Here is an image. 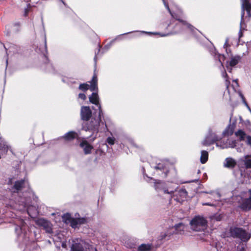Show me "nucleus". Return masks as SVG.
I'll return each instance as SVG.
<instances>
[{"mask_svg":"<svg viewBox=\"0 0 251 251\" xmlns=\"http://www.w3.org/2000/svg\"><path fill=\"white\" fill-rule=\"evenodd\" d=\"M25 183L24 180L15 182L10 189L12 196L9 200L5 202L6 209H0V219L15 218L16 220L14 222L17 225L15 232L18 235L23 233L24 236H25L26 230L25 223L22 219L17 218V213L15 212L26 211L32 218L35 217L38 214L36 206L30 204L31 197L33 196L32 193L28 191L23 194L24 197L21 196L20 191L23 189Z\"/></svg>","mask_w":251,"mask_h":251,"instance_id":"obj_1","label":"nucleus"},{"mask_svg":"<svg viewBox=\"0 0 251 251\" xmlns=\"http://www.w3.org/2000/svg\"><path fill=\"white\" fill-rule=\"evenodd\" d=\"M165 7L168 9V11L171 14V16L174 19H176L178 22L176 24V26L174 29V33H177L182 32L184 29H188L192 33H194L195 30H197L193 25L187 23L185 21L180 20L178 18L177 16L175 13L172 12L168 4L165 2V0H162Z\"/></svg>","mask_w":251,"mask_h":251,"instance_id":"obj_2","label":"nucleus"},{"mask_svg":"<svg viewBox=\"0 0 251 251\" xmlns=\"http://www.w3.org/2000/svg\"><path fill=\"white\" fill-rule=\"evenodd\" d=\"M190 225L192 230L195 231H202L207 228V221L203 216L198 215L191 220Z\"/></svg>","mask_w":251,"mask_h":251,"instance_id":"obj_3","label":"nucleus"},{"mask_svg":"<svg viewBox=\"0 0 251 251\" xmlns=\"http://www.w3.org/2000/svg\"><path fill=\"white\" fill-rule=\"evenodd\" d=\"M154 188L157 192H162L165 194L169 195L171 197L177 188L176 185L171 183H165L160 181L155 182Z\"/></svg>","mask_w":251,"mask_h":251,"instance_id":"obj_4","label":"nucleus"},{"mask_svg":"<svg viewBox=\"0 0 251 251\" xmlns=\"http://www.w3.org/2000/svg\"><path fill=\"white\" fill-rule=\"evenodd\" d=\"M103 116V113L95 117H92L90 120L83 122L82 126V129L85 131L94 130L97 131L101 121V117Z\"/></svg>","mask_w":251,"mask_h":251,"instance_id":"obj_5","label":"nucleus"},{"mask_svg":"<svg viewBox=\"0 0 251 251\" xmlns=\"http://www.w3.org/2000/svg\"><path fill=\"white\" fill-rule=\"evenodd\" d=\"M230 236L238 238L243 241H247L251 238V234L245 230L237 227H231L229 229Z\"/></svg>","mask_w":251,"mask_h":251,"instance_id":"obj_6","label":"nucleus"},{"mask_svg":"<svg viewBox=\"0 0 251 251\" xmlns=\"http://www.w3.org/2000/svg\"><path fill=\"white\" fill-rule=\"evenodd\" d=\"M73 242L71 247L72 251H93L92 247L81 239H77Z\"/></svg>","mask_w":251,"mask_h":251,"instance_id":"obj_7","label":"nucleus"},{"mask_svg":"<svg viewBox=\"0 0 251 251\" xmlns=\"http://www.w3.org/2000/svg\"><path fill=\"white\" fill-rule=\"evenodd\" d=\"M242 0V13H241V20L240 23V30L239 33V37L241 38L242 36V31L244 29V27L243 25V17L245 14V10L247 11L248 16L249 17L251 16V4L250 3V0Z\"/></svg>","mask_w":251,"mask_h":251,"instance_id":"obj_8","label":"nucleus"},{"mask_svg":"<svg viewBox=\"0 0 251 251\" xmlns=\"http://www.w3.org/2000/svg\"><path fill=\"white\" fill-rule=\"evenodd\" d=\"M220 139V137L217 135L216 132L210 128L208 130L207 134L201 143L203 146H208L214 144Z\"/></svg>","mask_w":251,"mask_h":251,"instance_id":"obj_9","label":"nucleus"},{"mask_svg":"<svg viewBox=\"0 0 251 251\" xmlns=\"http://www.w3.org/2000/svg\"><path fill=\"white\" fill-rule=\"evenodd\" d=\"M90 85L87 83L80 84L79 89L83 91H86L89 89L91 91H97L98 90V78L96 75H94L91 81L89 82Z\"/></svg>","mask_w":251,"mask_h":251,"instance_id":"obj_10","label":"nucleus"},{"mask_svg":"<svg viewBox=\"0 0 251 251\" xmlns=\"http://www.w3.org/2000/svg\"><path fill=\"white\" fill-rule=\"evenodd\" d=\"M187 196V192L185 189H176L175 193L171 198H174L175 201L178 202H181Z\"/></svg>","mask_w":251,"mask_h":251,"instance_id":"obj_11","label":"nucleus"},{"mask_svg":"<svg viewBox=\"0 0 251 251\" xmlns=\"http://www.w3.org/2000/svg\"><path fill=\"white\" fill-rule=\"evenodd\" d=\"M237 141L235 139H228L226 142L216 143L217 147H219L222 149L234 148L236 145Z\"/></svg>","mask_w":251,"mask_h":251,"instance_id":"obj_12","label":"nucleus"},{"mask_svg":"<svg viewBox=\"0 0 251 251\" xmlns=\"http://www.w3.org/2000/svg\"><path fill=\"white\" fill-rule=\"evenodd\" d=\"M79 147L83 150L86 155L91 153L94 147L90 144L86 139H83L79 143Z\"/></svg>","mask_w":251,"mask_h":251,"instance_id":"obj_13","label":"nucleus"},{"mask_svg":"<svg viewBox=\"0 0 251 251\" xmlns=\"http://www.w3.org/2000/svg\"><path fill=\"white\" fill-rule=\"evenodd\" d=\"M80 115L81 119L84 122L90 120L92 116V111L89 106H82L80 111Z\"/></svg>","mask_w":251,"mask_h":251,"instance_id":"obj_14","label":"nucleus"},{"mask_svg":"<svg viewBox=\"0 0 251 251\" xmlns=\"http://www.w3.org/2000/svg\"><path fill=\"white\" fill-rule=\"evenodd\" d=\"M90 101L97 105L99 109V112L100 113V115L102 114V111L101 108V105L100 103V100L98 94L97 92H93L91 95H90L89 97Z\"/></svg>","mask_w":251,"mask_h":251,"instance_id":"obj_15","label":"nucleus"},{"mask_svg":"<svg viewBox=\"0 0 251 251\" xmlns=\"http://www.w3.org/2000/svg\"><path fill=\"white\" fill-rule=\"evenodd\" d=\"M37 223L38 225L43 226L46 229L47 232H52L51 224L48 221L43 218H41L37 220Z\"/></svg>","mask_w":251,"mask_h":251,"instance_id":"obj_16","label":"nucleus"},{"mask_svg":"<svg viewBox=\"0 0 251 251\" xmlns=\"http://www.w3.org/2000/svg\"><path fill=\"white\" fill-rule=\"evenodd\" d=\"M236 161L232 157H227L225 159L223 162V166L225 168L232 169L236 165Z\"/></svg>","mask_w":251,"mask_h":251,"instance_id":"obj_17","label":"nucleus"},{"mask_svg":"<svg viewBox=\"0 0 251 251\" xmlns=\"http://www.w3.org/2000/svg\"><path fill=\"white\" fill-rule=\"evenodd\" d=\"M240 59V56H235L231 58V60L229 62H226V66L229 72H231L232 70V69L229 67H234L238 63Z\"/></svg>","mask_w":251,"mask_h":251,"instance_id":"obj_18","label":"nucleus"},{"mask_svg":"<svg viewBox=\"0 0 251 251\" xmlns=\"http://www.w3.org/2000/svg\"><path fill=\"white\" fill-rule=\"evenodd\" d=\"M235 126L236 125L234 123L229 124L223 132V135L224 136L231 135L234 132Z\"/></svg>","mask_w":251,"mask_h":251,"instance_id":"obj_19","label":"nucleus"},{"mask_svg":"<svg viewBox=\"0 0 251 251\" xmlns=\"http://www.w3.org/2000/svg\"><path fill=\"white\" fill-rule=\"evenodd\" d=\"M250 197L245 199L241 204V208L244 210H249L251 208V190L249 191Z\"/></svg>","mask_w":251,"mask_h":251,"instance_id":"obj_20","label":"nucleus"},{"mask_svg":"<svg viewBox=\"0 0 251 251\" xmlns=\"http://www.w3.org/2000/svg\"><path fill=\"white\" fill-rule=\"evenodd\" d=\"M174 233V227H172L166 232H162L159 236L160 240H167L170 238V237Z\"/></svg>","mask_w":251,"mask_h":251,"instance_id":"obj_21","label":"nucleus"},{"mask_svg":"<svg viewBox=\"0 0 251 251\" xmlns=\"http://www.w3.org/2000/svg\"><path fill=\"white\" fill-rule=\"evenodd\" d=\"M78 134L73 131H69L66 133L63 137V138L66 141H71L74 139L78 137Z\"/></svg>","mask_w":251,"mask_h":251,"instance_id":"obj_22","label":"nucleus"},{"mask_svg":"<svg viewBox=\"0 0 251 251\" xmlns=\"http://www.w3.org/2000/svg\"><path fill=\"white\" fill-rule=\"evenodd\" d=\"M152 167L154 168L156 171H163L165 173H166V172L167 171L166 165L163 162H159L156 165L152 166Z\"/></svg>","mask_w":251,"mask_h":251,"instance_id":"obj_23","label":"nucleus"},{"mask_svg":"<svg viewBox=\"0 0 251 251\" xmlns=\"http://www.w3.org/2000/svg\"><path fill=\"white\" fill-rule=\"evenodd\" d=\"M10 146L5 141H2L0 143V151L1 153L6 154L8 150L10 149Z\"/></svg>","mask_w":251,"mask_h":251,"instance_id":"obj_24","label":"nucleus"},{"mask_svg":"<svg viewBox=\"0 0 251 251\" xmlns=\"http://www.w3.org/2000/svg\"><path fill=\"white\" fill-rule=\"evenodd\" d=\"M212 55L214 56L215 60H218L219 62L221 63L222 67L223 66V64L222 63V61H224L225 60V56L224 55L217 53L214 50L213 51L211 52Z\"/></svg>","mask_w":251,"mask_h":251,"instance_id":"obj_25","label":"nucleus"},{"mask_svg":"<svg viewBox=\"0 0 251 251\" xmlns=\"http://www.w3.org/2000/svg\"><path fill=\"white\" fill-rule=\"evenodd\" d=\"M235 135L237 138H239L240 141L245 140V139L247 138V137L248 136H247L245 131L242 129H239L235 132Z\"/></svg>","mask_w":251,"mask_h":251,"instance_id":"obj_26","label":"nucleus"},{"mask_svg":"<svg viewBox=\"0 0 251 251\" xmlns=\"http://www.w3.org/2000/svg\"><path fill=\"white\" fill-rule=\"evenodd\" d=\"M185 228L184 225L182 223H179L175 225L174 229L175 228V231L176 233L183 234L184 230Z\"/></svg>","mask_w":251,"mask_h":251,"instance_id":"obj_27","label":"nucleus"},{"mask_svg":"<svg viewBox=\"0 0 251 251\" xmlns=\"http://www.w3.org/2000/svg\"><path fill=\"white\" fill-rule=\"evenodd\" d=\"M208 158V153L206 151H201V155L200 157V161L202 164H204L206 162Z\"/></svg>","mask_w":251,"mask_h":251,"instance_id":"obj_28","label":"nucleus"},{"mask_svg":"<svg viewBox=\"0 0 251 251\" xmlns=\"http://www.w3.org/2000/svg\"><path fill=\"white\" fill-rule=\"evenodd\" d=\"M151 250V246L150 244H143L139 246V251H150Z\"/></svg>","mask_w":251,"mask_h":251,"instance_id":"obj_29","label":"nucleus"},{"mask_svg":"<svg viewBox=\"0 0 251 251\" xmlns=\"http://www.w3.org/2000/svg\"><path fill=\"white\" fill-rule=\"evenodd\" d=\"M244 163L247 168H251V155H246L245 156Z\"/></svg>","mask_w":251,"mask_h":251,"instance_id":"obj_30","label":"nucleus"},{"mask_svg":"<svg viewBox=\"0 0 251 251\" xmlns=\"http://www.w3.org/2000/svg\"><path fill=\"white\" fill-rule=\"evenodd\" d=\"M70 223L71 226L74 228H75L79 226L76 219H72V220L70 221Z\"/></svg>","mask_w":251,"mask_h":251,"instance_id":"obj_31","label":"nucleus"},{"mask_svg":"<svg viewBox=\"0 0 251 251\" xmlns=\"http://www.w3.org/2000/svg\"><path fill=\"white\" fill-rule=\"evenodd\" d=\"M141 33H146V34H155V35H160V36H162V37H164V36H168L170 34H171V33H167V34H160V33H158V32H147V31H139Z\"/></svg>","mask_w":251,"mask_h":251,"instance_id":"obj_32","label":"nucleus"},{"mask_svg":"<svg viewBox=\"0 0 251 251\" xmlns=\"http://www.w3.org/2000/svg\"><path fill=\"white\" fill-rule=\"evenodd\" d=\"M206 193L210 194L211 195H212L214 199H219L221 197L220 193L218 192L210 191L209 192H206Z\"/></svg>","mask_w":251,"mask_h":251,"instance_id":"obj_33","label":"nucleus"},{"mask_svg":"<svg viewBox=\"0 0 251 251\" xmlns=\"http://www.w3.org/2000/svg\"><path fill=\"white\" fill-rule=\"evenodd\" d=\"M62 218L63 219V221H64V222L66 223H70V221L72 220V219L70 215L69 214H66L64 215L62 217Z\"/></svg>","mask_w":251,"mask_h":251,"instance_id":"obj_34","label":"nucleus"},{"mask_svg":"<svg viewBox=\"0 0 251 251\" xmlns=\"http://www.w3.org/2000/svg\"><path fill=\"white\" fill-rule=\"evenodd\" d=\"M222 76L223 77H224L226 79V88H228L229 84L230 83V82L227 78V75L226 73V72H224L222 73Z\"/></svg>","mask_w":251,"mask_h":251,"instance_id":"obj_35","label":"nucleus"},{"mask_svg":"<svg viewBox=\"0 0 251 251\" xmlns=\"http://www.w3.org/2000/svg\"><path fill=\"white\" fill-rule=\"evenodd\" d=\"M115 138L114 137H108L106 139V142L110 145H113L115 143Z\"/></svg>","mask_w":251,"mask_h":251,"instance_id":"obj_36","label":"nucleus"},{"mask_svg":"<svg viewBox=\"0 0 251 251\" xmlns=\"http://www.w3.org/2000/svg\"><path fill=\"white\" fill-rule=\"evenodd\" d=\"M216 249L217 251H226L225 248L221 246L220 244H216Z\"/></svg>","mask_w":251,"mask_h":251,"instance_id":"obj_37","label":"nucleus"},{"mask_svg":"<svg viewBox=\"0 0 251 251\" xmlns=\"http://www.w3.org/2000/svg\"><path fill=\"white\" fill-rule=\"evenodd\" d=\"M79 225L80 226L81 224H84L86 222V219L85 218H78L76 219Z\"/></svg>","mask_w":251,"mask_h":251,"instance_id":"obj_38","label":"nucleus"},{"mask_svg":"<svg viewBox=\"0 0 251 251\" xmlns=\"http://www.w3.org/2000/svg\"><path fill=\"white\" fill-rule=\"evenodd\" d=\"M78 98L82 100H85L86 96L84 93H80L78 95Z\"/></svg>","mask_w":251,"mask_h":251,"instance_id":"obj_39","label":"nucleus"},{"mask_svg":"<svg viewBox=\"0 0 251 251\" xmlns=\"http://www.w3.org/2000/svg\"><path fill=\"white\" fill-rule=\"evenodd\" d=\"M203 205H208V206H216V204L211 203V202H205L202 203Z\"/></svg>","mask_w":251,"mask_h":251,"instance_id":"obj_40","label":"nucleus"},{"mask_svg":"<svg viewBox=\"0 0 251 251\" xmlns=\"http://www.w3.org/2000/svg\"><path fill=\"white\" fill-rule=\"evenodd\" d=\"M247 143L248 145L251 146V136H248L247 137Z\"/></svg>","mask_w":251,"mask_h":251,"instance_id":"obj_41","label":"nucleus"},{"mask_svg":"<svg viewBox=\"0 0 251 251\" xmlns=\"http://www.w3.org/2000/svg\"><path fill=\"white\" fill-rule=\"evenodd\" d=\"M237 251H246V250L244 246H243L241 248H238Z\"/></svg>","mask_w":251,"mask_h":251,"instance_id":"obj_42","label":"nucleus"},{"mask_svg":"<svg viewBox=\"0 0 251 251\" xmlns=\"http://www.w3.org/2000/svg\"><path fill=\"white\" fill-rule=\"evenodd\" d=\"M100 46H99V49L98 50V52L97 53L96 52H95V58H94V59L96 60L97 57V54L100 52Z\"/></svg>","mask_w":251,"mask_h":251,"instance_id":"obj_43","label":"nucleus"},{"mask_svg":"<svg viewBox=\"0 0 251 251\" xmlns=\"http://www.w3.org/2000/svg\"><path fill=\"white\" fill-rule=\"evenodd\" d=\"M215 219L217 221H220L221 220V216L220 215H218L217 216H216L215 217Z\"/></svg>","mask_w":251,"mask_h":251,"instance_id":"obj_44","label":"nucleus"},{"mask_svg":"<svg viewBox=\"0 0 251 251\" xmlns=\"http://www.w3.org/2000/svg\"><path fill=\"white\" fill-rule=\"evenodd\" d=\"M227 44V40L226 41L225 44H224V48H226Z\"/></svg>","mask_w":251,"mask_h":251,"instance_id":"obj_45","label":"nucleus"},{"mask_svg":"<svg viewBox=\"0 0 251 251\" xmlns=\"http://www.w3.org/2000/svg\"><path fill=\"white\" fill-rule=\"evenodd\" d=\"M234 82H235L237 85V86H238V83H237V80L236 79V80H233Z\"/></svg>","mask_w":251,"mask_h":251,"instance_id":"obj_46","label":"nucleus"},{"mask_svg":"<svg viewBox=\"0 0 251 251\" xmlns=\"http://www.w3.org/2000/svg\"><path fill=\"white\" fill-rule=\"evenodd\" d=\"M61 1L62 2V3H63L64 5H65V2H64V1H63V0H61Z\"/></svg>","mask_w":251,"mask_h":251,"instance_id":"obj_47","label":"nucleus"},{"mask_svg":"<svg viewBox=\"0 0 251 251\" xmlns=\"http://www.w3.org/2000/svg\"><path fill=\"white\" fill-rule=\"evenodd\" d=\"M104 48H106V49H108V47H107L106 46H105V47H104Z\"/></svg>","mask_w":251,"mask_h":251,"instance_id":"obj_48","label":"nucleus"},{"mask_svg":"<svg viewBox=\"0 0 251 251\" xmlns=\"http://www.w3.org/2000/svg\"><path fill=\"white\" fill-rule=\"evenodd\" d=\"M129 33H130V32L126 33H125L124 34H127Z\"/></svg>","mask_w":251,"mask_h":251,"instance_id":"obj_49","label":"nucleus"}]
</instances>
